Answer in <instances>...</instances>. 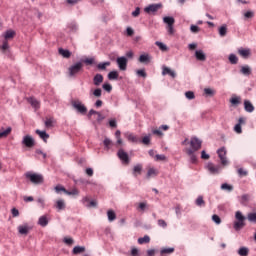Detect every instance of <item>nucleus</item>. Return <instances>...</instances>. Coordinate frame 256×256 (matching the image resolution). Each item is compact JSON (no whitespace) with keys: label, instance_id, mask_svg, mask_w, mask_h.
I'll return each instance as SVG.
<instances>
[{"label":"nucleus","instance_id":"obj_7","mask_svg":"<svg viewBox=\"0 0 256 256\" xmlns=\"http://www.w3.org/2000/svg\"><path fill=\"white\" fill-rule=\"evenodd\" d=\"M202 141L197 138V137H193L190 140V149H192V151H199V149H201V145H202Z\"/></svg>","mask_w":256,"mask_h":256},{"label":"nucleus","instance_id":"obj_4","mask_svg":"<svg viewBox=\"0 0 256 256\" xmlns=\"http://www.w3.org/2000/svg\"><path fill=\"white\" fill-rule=\"evenodd\" d=\"M72 107L80 113V115H86L87 114V106L83 104V102L79 100H74L72 102Z\"/></svg>","mask_w":256,"mask_h":256},{"label":"nucleus","instance_id":"obj_43","mask_svg":"<svg viewBox=\"0 0 256 256\" xmlns=\"http://www.w3.org/2000/svg\"><path fill=\"white\" fill-rule=\"evenodd\" d=\"M247 219H248V221H250V223H256V212L255 213H249L247 215Z\"/></svg>","mask_w":256,"mask_h":256},{"label":"nucleus","instance_id":"obj_42","mask_svg":"<svg viewBox=\"0 0 256 256\" xmlns=\"http://www.w3.org/2000/svg\"><path fill=\"white\" fill-rule=\"evenodd\" d=\"M175 248H164L161 250V255H170V253H174Z\"/></svg>","mask_w":256,"mask_h":256},{"label":"nucleus","instance_id":"obj_2","mask_svg":"<svg viewBox=\"0 0 256 256\" xmlns=\"http://www.w3.org/2000/svg\"><path fill=\"white\" fill-rule=\"evenodd\" d=\"M26 179H29L33 183V185H42L44 183L45 179L43 178V175L33 172H27L25 174Z\"/></svg>","mask_w":256,"mask_h":256},{"label":"nucleus","instance_id":"obj_28","mask_svg":"<svg viewBox=\"0 0 256 256\" xmlns=\"http://www.w3.org/2000/svg\"><path fill=\"white\" fill-rule=\"evenodd\" d=\"M83 203H88L86 207H97V201L95 200L89 201L88 197L83 198Z\"/></svg>","mask_w":256,"mask_h":256},{"label":"nucleus","instance_id":"obj_36","mask_svg":"<svg viewBox=\"0 0 256 256\" xmlns=\"http://www.w3.org/2000/svg\"><path fill=\"white\" fill-rule=\"evenodd\" d=\"M238 255H240V256H247V255H249V248H247V247H241V248L238 250Z\"/></svg>","mask_w":256,"mask_h":256},{"label":"nucleus","instance_id":"obj_30","mask_svg":"<svg viewBox=\"0 0 256 256\" xmlns=\"http://www.w3.org/2000/svg\"><path fill=\"white\" fill-rule=\"evenodd\" d=\"M164 23H166L167 26L175 25V18L166 16L163 18Z\"/></svg>","mask_w":256,"mask_h":256},{"label":"nucleus","instance_id":"obj_1","mask_svg":"<svg viewBox=\"0 0 256 256\" xmlns=\"http://www.w3.org/2000/svg\"><path fill=\"white\" fill-rule=\"evenodd\" d=\"M3 37L4 40L2 42V45L0 46V49L1 51H3V53H5V51L9 49V41L15 38V31L7 30L6 32H4Z\"/></svg>","mask_w":256,"mask_h":256},{"label":"nucleus","instance_id":"obj_15","mask_svg":"<svg viewBox=\"0 0 256 256\" xmlns=\"http://www.w3.org/2000/svg\"><path fill=\"white\" fill-rule=\"evenodd\" d=\"M244 109L247 113H253L255 111V106L249 100L244 101Z\"/></svg>","mask_w":256,"mask_h":256},{"label":"nucleus","instance_id":"obj_13","mask_svg":"<svg viewBox=\"0 0 256 256\" xmlns=\"http://www.w3.org/2000/svg\"><path fill=\"white\" fill-rule=\"evenodd\" d=\"M30 229L31 227L27 224L20 225L18 226V233H20V235H29Z\"/></svg>","mask_w":256,"mask_h":256},{"label":"nucleus","instance_id":"obj_9","mask_svg":"<svg viewBox=\"0 0 256 256\" xmlns=\"http://www.w3.org/2000/svg\"><path fill=\"white\" fill-rule=\"evenodd\" d=\"M116 63L118 65V68L120 69V71H127L128 60L124 56L118 57L116 59Z\"/></svg>","mask_w":256,"mask_h":256},{"label":"nucleus","instance_id":"obj_23","mask_svg":"<svg viewBox=\"0 0 256 256\" xmlns=\"http://www.w3.org/2000/svg\"><path fill=\"white\" fill-rule=\"evenodd\" d=\"M93 82H94V85H96V87H99V85H101V83H103V75L96 74L94 76Z\"/></svg>","mask_w":256,"mask_h":256},{"label":"nucleus","instance_id":"obj_49","mask_svg":"<svg viewBox=\"0 0 256 256\" xmlns=\"http://www.w3.org/2000/svg\"><path fill=\"white\" fill-rule=\"evenodd\" d=\"M10 133H11V127H8L3 132H0V139L3 138V137H7Z\"/></svg>","mask_w":256,"mask_h":256},{"label":"nucleus","instance_id":"obj_39","mask_svg":"<svg viewBox=\"0 0 256 256\" xmlns=\"http://www.w3.org/2000/svg\"><path fill=\"white\" fill-rule=\"evenodd\" d=\"M53 123H55V120L53 118H46L45 127L47 129H51V127H53Z\"/></svg>","mask_w":256,"mask_h":256},{"label":"nucleus","instance_id":"obj_18","mask_svg":"<svg viewBox=\"0 0 256 256\" xmlns=\"http://www.w3.org/2000/svg\"><path fill=\"white\" fill-rule=\"evenodd\" d=\"M159 175V170L155 168H148V172L146 174L147 179H151V177H157Z\"/></svg>","mask_w":256,"mask_h":256},{"label":"nucleus","instance_id":"obj_32","mask_svg":"<svg viewBox=\"0 0 256 256\" xmlns=\"http://www.w3.org/2000/svg\"><path fill=\"white\" fill-rule=\"evenodd\" d=\"M59 53L60 55H62V57H64L65 59H69V57H71V52L69 50H65L63 48L59 49Z\"/></svg>","mask_w":256,"mask_h":256},{"label":"nucleus","instance_id":"obj_17","mask_svg":"<svg viewBox=\"0 0 256 256\" xmlns=\"http://www.w3.org/2000/svg\"><path fill=\"white\" fill-rule=\"evenodd\" d=\"M35 133L40 137V139H43L44 143H47V139H49V134H47V132L38 129Z\"/></svg>","mask_w":256,"mask_h":256},{"label":"nucleus","instance_id":"obj_44","mask_svg":"<svg viewBox=\"0 0 256 256\" xmlns=\"http://www.w3.org/2000/svg\"><path fill=\"white\" fill-rule=\"evenodd\" d=\"M196 205L198 207H203L205 206V200H203V196H199L197 199H196Z\"/></svg>","mask_w":256,"mask_h":256},{"label":"nucleus","instance_id":"obj_31","mask_svg":"<svg viewBox=\"0 0 256 256\" xmlns=\"http://www.w3.org/2000/svg\"><path fill=\"white\" fill-rule=\"evenodd\" d=\"M230 103L231 105L237 106V105H241V97L239 96H234L230 99Z\"/></svg>","mask_w":256,"mask_h":256},{"label":"nucleus","instance_id":"obj_47","mask_svg":"<svg viewBox=\"0 0 256 256\" xmlns=\"http://www.w3.org/2000/svg\"><path fill=\"white\" fill-rule=\"evenodd\" d=\"M65 195H79V190L77 188H73L71 191L66 190Z\"/></svg>","mask_w":256,"mask_h":256},{"label":"nucleus","instance_id":"obj_53","mask_svg":"<svg viewBox=\"0 0 256 256\" xmlns=\"http://www.w3.org/2000/svg\"><path fill=\"white\" fill-rule=\"evenodd\" d=\"M155 161H167V157L163 154H157L155 156Z\"/></svg>","mask_w":256,"mask_h":256},{"label":"nucleus","instance_id":"obj_60","mask_svg":"<svg viewBox=\"0 0 256 256\" xmlns=\"http://www.w3.org/2000/svg\"><path fill=\"white\" fill-rule=\"evenodd\" d=\"M204 93H205V95H210V96L215 95V91L211 88H205Z\"/></svg>","mask_w":256,"mask_h":256},{"label":"nucleus","instance_id":"obj_52","mask_svg":"<svg viewBox=\"0 0 256 256\" xmlns=\"http://www.w3.org/2000/svg\"><path fill=\"white\" fill-rule=\"evenodd\" d=\"M221 189H223L224 191H232L233 190V186L227 184V183H224L221 185Z\"/></svg>","mask_w":256,"mask_h":256},{"label":"nucleus","instance_id":"obj_56","mask_svg":"<svg viewBox=\"0 0 256 256\" xmlns=\"http://www.w3.org/2000/svg\"><path fill=\"white\" fill-rule=\"evenodd\" d=\"M185 97H186L187 99H189V100L195 99V93H194L193 91H187V92L185 93Z\"/></svg>","mask_w":256,"mask_h":256},{"label":"nucleus","instance_id":"obj_41","mask_svg":"<svg viewBox=\"0 0 256 256\" xmlns=\"http://www.w3.org/2000/svg\"><path fill=\"white\" fill-rule=\"evenodd\" d=\"M229 61L232 65H237L239 58H237L235 54H230Z\"/></svg>","mask_w":256,"mask_h":256},{"label":"nucleus","instance_id":"obj_55","mask_svg":"<svg viewBox=\"0 0 256 256\" xmlns=\"http://www.w3.org/2000/svg\"><path fill=\"white\" fill-rule=\"evenodd\" d=\"M212 221H214V223H216V225H221V218L219 217V215L214 214L212 216Z\"/></svg>","mask_w":256,"mask_h":256},{"label":"nucleus","instance_id":"obj_5","mask_svg":"<svg viewBox=\"0 0 256 256\" xmlns=\"http://www.w3.org/2000/svg\"><path fill=\"white\" fill-rule=\"evenodd\" d=\"M22 145L28 149L35 147V139L31 135H25L22 139Z\"/></svg>","mask_w":256,"mask_h":256},{"label":"nucleus","instance_id":"obj_10","mask_svg":"<svg viewBox=\"0 0 256 256\" xmlns=\"http://www.w3.org/2000/svg\"><path fill=\"white\" fill-rule=\"evenodd\" d=\"M117 155L124 165H129V163H130L129 154H127V152H125V150L120 149L118 151Z\"/></svg>","mask_w":256,"mask_h":256},{"label":"nucleus","instance_id":"obj_16","mask_svg":"<svg viewBox=\"0 0 256 256\" xmlns=\"http://www.w3.org/2000/svg\"><path fill=\"white\" fill-rule=\"evenodd\" d=\"M186 154L190 157L191 163H197V156L195 155V151H193V149H186Z\"/></svg>","mask_w":256,"mask_h":256},{"label":"nucleus","instance_id":"obj_61","mask_svg":"<svg viewBox=\"0 0 256 256\" xmlns=\"http://www.w3.org/2000/svg\"><path fill=\"white\" fill-rule=\"evenodd\" d=\"M142 143H143L144 145H149V144L151 143V138H150L149 136L143 137Z\"/></svg>","mask_w":256,"mask_h":256},{"label":"nucleus","instance_id":"obj_59","mask_svg":"<svg viewBox=\"0 0 256 256\" xmlns=\"http://www.w3.org/2000/svg\"><path fill=\"white\" fill-rule=\"evenodd\" d=\"M234 131H235V133H238V134L243 133V129L241 128V124H236L234 126Z\"/></svg>","mask_w":256,"mask_h":256},{"label":"nucleus","instance_id":"obj_48","mask_svg":"<svg viewBox=\"0 0 256 256\" xmlns=\"http://www.w3.org/2000/svg\"><path fill=\"white\" fill-rule=\"evenodd\" d=\"M103 143L106 149H111V145H113V142L109 138H105Z\"/></svg>","mask_w":256,"mask_h":256},{"label":"nucleus","instance_id":"obj_64","mask_svg":"<svg viewBox=\"0 0 256 256\" xmlns=\"http://www.w3.org/2000/svg\"><path fill=\"white\" fill-rule=\"evenodd\" d=\"M167 31H168L169 35L175 34V28H173V25L167 26Z\"/></svg>","mask_w":256,"mask_h":256},{"label":"nucleus","instance_id":"obj_57","mask_svg":"<svg viewBox=\"0 0 256 256\" xmlns=\"http://www.w3.org/2000/svg\"><path fill=\"white\" fill-rule=\"evenodd\" d=\"M138 211H145L147 209V203L146 202H141L138 204Z\"/></svg>","mask_w":256,"mask_h":256},{"label":"nucleus","instance_id":"obj_29","mask_svg":"<svg viewBox=\"0 0 256 256\" xmlns=\"http://www.w3.org/2000/svg\"><path fill=\"white\" fill-rule=\"evenodd\" d=\"M107 216H108V220L110 222H113L117 219V214H115V211H113V210H108L107 211Z\"/></svg>","mask_w":256,"mask_h":256},{"label":"nucleus","instance_id":"obj_62","mask_svg":"<svg viewBox=\"0 0 256 256\" xmlns=\"http://www.w3.org/2000/svg\"><path fill=\"white\" fill-rule=\"evenodd\" d=\"M158 225H159V227H163V229H165L167 227V222H165V220H163V219H159Z\"/></svg>","mask_w":256,"mask_h":256},{"label":"nucleus","instance_id":"obj_20","mask_svg":"<svg viewBox=\"0 0 256 256\" xmlns=\"http://www.w3.org/2000/svg\"><path fill=\"white\" fill-rule=\"evenodd\" d=\"M162 75H170V77H172L173 79L177 77V74L175 73V71L171 70L169 67L163 68Z\"/></svg>","mask_w":256,"mask_h":256},{"label":"nucleus","instance_id":"obj_6","mask_svg":"<svg viewBox=\"0 0 256 256\" xmlns=\"http://www.w3.org/2000/svg\"><path fill=\"white\" fill-rule=\"evenodd\" d=\"M81 69H83V63H81V62H78V63L72 65L69 68L70 77H75V75H77V73H79L81 71Z\"/></svg>","mask_w":256,"mask_h":256},{"label":"nucleus","instance_id":"obj_50","mask_svg":"<svg viewBox=\"0 0 256 256\" xmlns=\"http://www.w3.org/2000/svg\"><path fill=\"white\" fill-rule=\"evenodd\" d=\"M238 175L240 177H247V175H249V172H247V170H245L243 168H240V169H238Z\"/></svg>","mask_w":256,"mask_h":256},{"label":"nucleus","instance_id":"obj_14","mask_svg":"<svg viewBox=\"0 0 256 256\" xmlns=\"http://www.w3.org/2000/svg\"><path fill=\"white\" fill-rule=\"evenodd\" d=\"M238 55L242 56L243 59H249V57H251V49L240 48Z\"/></svg>","mask_w":256,"mask_h":256},{"label":"nucleus","instance_id":"obj_37","mask_svg":"<svg viewBox=\"0 0 256 256\" xmlns=\"http://www.w3.org/2000/svg\"><path fill=\"white\" fill-rule=\"evenodd\" d=\"M149 61H150V58H149L148 54L140 55V57H139L140 63H149Z\"/></svg>","mask_w":256,"mask_h":256},{"label":"nucleus","instance_id":"obj_63","mask_svg":"<svg viewBox=\"0 0 256 256\" xmlns=\"http://www.w3.org/2000/svg\"><path fill=\"white\" fill-rule=\"evenodd\" d=\"M109 125H110V127H112L113 129H115V128L117 127V120H115V119L109 120Z\"/></svg>","mask_w":256,"mask_h":256},{"label":"nucleus","instance_id":"obj_33","mask_svg":"<svg viewBox=\"0 0 256 256\" xmlns=\"http://www.w3.org/2000/svg\"><path fill=\"white\" fill-rule=\"evenodd\" d=\"M240 73H242V75H250L251 74V67L249 66H242L240 69Z\"/></svg>","mask_w":256,"mask_h":256},{"label":"nucleus","instance_id":"obj_51","mask_svg":"<svg viewBox=\"0 0 256 256\" xmlns=\"http://www.w3.org/2000/svg\"><path fill=\"white\" fill-rule=\"evenodd\" d=\"M102 87H103L104 91H107L108 93H111V91L113 90V86H111V84H109V83L103 84Z\"/></svg>","mask_w":256,"mask_h":256},{"label":"nucleus","instance_id":"obj_45","mask_svg":"<svg viewBox=\"0 0 256 256\" xmlns=\"http://www.w3.org/2000/svg\"><path fill=\"white\" fill-rule=\"evenodd\" d=\"M54 191L56 193H65V191H67V189H65V187H63L62 185H57V186H55Z\"/></svg>","mask_w":256,"mask_h":256},{"label":"nucleus","instance_id":"obj_26","mask_svg":"<svg viewBox=\"0 0 256 256\" xmlns=\"http://www.w3.org/2000/svg\"><path fill=\"white\" fill-rule=\"evenodd\" d=\"M28 103H30V105H32V107H34V109H39L40 104L39 101H37V99L30 97L28 98Z\"/></svg>","mask_w":256,"mask_h":256},{"label":"nucleus","instance_id":"obj_19","mask_svg":"<svg viewBox=\"0 0 256 256\" xmlns=\"http://www.w3.org/2000/svg\"><path fill=\"white\" fill-rule=\"evenodd\" d=\"M125 137L130 143H139V137L135 136L133 133H126Z\"/></svg>","mask_w":256,"mask_h":256},{"label":"nucleus","instance_id":"obj_58","mask_svg":"<svg viewBox=\"0 0 256 256\" xmlns=\"http://www.w3.org/2000/svg\"><path fill=\"white\" fill-rule=\"evenodd\" d=\"M103 91L101 90V88H97L92 92V95H94V97H101Z\"/></svg>","mask_w":256,"mask_h":256},{"label":"nucleus","instance_id":"obj_27","mask_svg":"<svg viewBox=\"0 0 256 256\" xmlns=\"http://www.w3.org/2000/svg\"><path fill=\"white\" fill-rule=\"evenodd\" d=\"M38 224L41 225V227H47V225H49V220L47 219V216H41L39 218Z\"/></svg>","mask_w":256,"mask_h":256},{"label":"nucleus","instance_id":"obj_38","mask_svg":"<svg viewBox=\"0 0 256 256\" xmlns=\"http://www.w3.org/2000/svg\"><path fill=\"white\" fill-rule=\"evenodd\" d=\"M219 35L220 37H225L227 35V25H222L219 28Z\"/></svg>","mask_w":256,"mask_h":256},{"label":"nucleus","instance_id":"obj_25","mask_svg":"<svg viewBox=\"0 0 256 256\" xmlns=\"http://www.w3.org/2000/svg\"><path fill=\"white\" fill-rule=\"evenodd\" d=\"M73 255H79L81 253H85V247L84 246H76L72 250Z\"/></svg>","mask_w":256,"mask_h":256},{"label":"nucleus","instance_id":"obj_22","mask_svg":"<svg viewBox=\"0 0 256 256\" xmlns=\"http://www.w3.org/2000/svg\"><path fill=\"white\" fill-rule=\"evenodd\" d=\"M141 171H143V165L137 164L133 168V176L137 177V175H141Z\"/></svg>","mask_w":256,"mask_h":256},{"label":"nucleus","instance_id":"obj_3","mask_svg":"<svg viewBox=\"0 0 256 256\" xmlns=\"http://www.w3.org/2000/svg\"><path fill=\"white\" fill-rule=\"evenodd\" d=\"M235 217L237 219L236 222H234V229L235 231H241L243 227H245V216L239 211L236 212Z\"/></svg>","mask_w":256,"mask_h":256},{"label":"nucleus","instance_id":"obj_21","mask_svg":"<svg viewBox=\"0 0 256 256\" xmlns=\"http://www.w3.org/2000/svg\"><path fill=\"white\" fill-rule=\"evenodd\" d=\"M195 57L198 61H206L207 56L205 53L202 52V50H198L195 52Z\"/></svg>","mask_w":256,"mask_h":256},{"label":"nucleus","instance_id":"obj_34","mask_svg":"<svg viewBox=\"0 0 256 256\" xmlns=\"http://www.w3.org/2000/svg\"><path fill=\"white\" fill-rule=\"evenodd\" d=\"M150 242H151V238L147 235L138 239L139 245H143L145 243H150Z\"/></svg>","mask_w":256,"mask_h":256},{"label":"nucleus","instance_id":"obj_46","mask_svg":"<svg viewBox=\"0 0 256 256\" xmlns=\"http://www.w3.org/2000/svg\"><path fill=\"white\" fill-rule=\"evenodd\" d=\"M155 45H157V47H159L160 51H167V45L163 44V42L157 41L155 43Z\"/></svg>","mask_w":256,"mask_h":256},{"label":"nucleus","instance_id":"obj_40","mask_svg":"<svg viewBox=\"0 0 256 256\" xmlns=\"http://www.w3.org/2000/svg\"><path fill=\"white\" fill-rule=\"evenodd\" d=\"M109 65H111V62L99 63L97 65V69H100L101 71H105V69H107V67H109Z\"/></svg>","mask_w":256,"mask_h":256},{"label":"nucleus","instance_id":"obj_35","mask_svg":"<svg viewBox=\"0 0 256 256\" xmlns=\"http://www.w3.org/2000/svg\"><path fill=\"white\" fill-rule=\"evenodd\" d=\"M108 79H110V81H113L115 79H119V72H117V71L109 72Z\"/></svg>","mask_w":256,"mask_h":256},{"label":"nucleus","instance_id":"obj_12","mask_svg":"<svg viewBox=\"0 0 256 256\" xmlns=\"http://www.w3.org/2000/svg\"><path fill=\"white\" fill-rule=\"evenodd\" d=\"M161 7H163V4L159 3V4H151L148 7L145 8V12L146 13H157V11L159 9H161Z\"/></svg>","mask_w":256,"mask_h":256},{"label":"nucleus","instance_id":"obj_8","mask_svg":"<svg viewBox=\"0 0 256 256\" xmlns=\"http://www.w3.org/2000/svg\"><path fill=\"white\" fill-rule=\"evenodd\" d=\"M217 153H218V157L221 161V164L228 165L229 162L227 161V150H225V148L222 147V148L218 149Z\"/></svg>","mask_w":256,"mask_h":256},{"label":"nucleus","instance_id":"obj_54","mask_svg":"<svg viewBox=\"0 0 256 256\" xmlns=\"http://www.w3.org/2000/svg\"><path fill=\"white\" fill-rule=\"evenodd\" d=\"M190 31H191V33H199L201 31V28H199V26H197V25H191Z\"/></svg>","mask_w":256,"mask_h":256},{"label":"nucleus","instance_id":"obj_24","mask_svg":"<svg viewBox=\"0 0 256 256\" xmlns=\"http://www.w3.org/2000/svg\"><path fill=\"white\" fill-rule=\"evenodd\" d=\"M55 208L58 209V211H63V209H65V200H57L55 203Z\"/></svg>","mask_w":256,"mask_h":256},{"label":"nucleus","instance_id":"obj_11","mask_svg":"<svg viewBox=\"0 0 256 256\" xmlns=\"http://www.w3.org/2000/svg\"><path fill=\"white\" fill-rule=\"evenodd\" d=\"M207 169L211 173V175H219V171H221V166L215 165L213 163H208Z\"/></svg>","mask_w":256,"mask_h":256}]
</instances>
